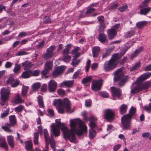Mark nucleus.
Returning <instances> with one entry per match:
<instances>
[{
    "mask_svg": "<svg viewBox=\"0 0 151 151\" xmlns=\"http://www.w3.org/2000/svg\"><path fill=\"white\" fill-rule=\"evenodd\" d=\"M15 34H13L12 35L8 36L7 37H4V38L2 39L3 40L5 41H9L10 40H11V39L12 38V37L13 36H14Z\"/></svg>",
    "mask_w": 151,
    "mask_h": 151,
    "instance_id": "obj_59",
    "label": "nucleus"
},
{
    "mask_svg": "<svg viewBox=\"0 0 151 151\" xmlns=\"http://www.w3.org/2000/svg\"><path fill=\"white\" fill-rule=\"evenodd\" d=\"M99 40L101 42H104L107 40L106 37L103 34H100L99 35Z\"/></svg>",
    "mask_w": 151,
    "mask_h": 151,
    "instance_id": "obj_31",
    "label": "nucleus"
},
{
    "mask_svg": "<svg viewBox=\"0 0 151 151\" xmlns=\"http://www.w3.org/2000/svg\"><path fill=\"white\" fill-rule=\"evenodd\" d=\"M92 77L91 76H89L86 78L83 79L82 81V83L83 84H85L91 81Z\"/></svg>",
    "mask_w": 151,
    "mask_h": 151,
    "instance_id": "obj_42",
    "label": "nucleus"
},
{
    "mask_svg": "<svg viewBox=\"0 0 151 151\" xmlns=\"http://www.w3.org/2000/svg\"><path fill=\"white\" fill-rule=\"evenodd\" d=\"M47 115L50 117L54 115L53 110L51 109H48L47 110Z\"/></svg>",
    "mask_w": 151,
    "mask_h": 151,
    "instance_id": "obj_48",
    "label": "nucleus"
},
{
    "mask_svg": "<svg viewBox=\"0 0 151 151\" xmlns=\"http://www.w3.org/2000/svg\"><path fill=\"white\" fill-rule=\"evenodd\" d=\"M97 120V118L94 116H91L90 118V122L89 124V126L91 127L90 129H93L95 126L96 124L95 122Z\"/></svg>",
    "mask_w": 151,
    "mask_h": 151,
    "instance_id": "obj_21",
    "label": "nucleus"
},
{
    "mask_svg": "<svg viewBox=\"0 0 151 151\" xmlns=\"http://www.w3.org/2000/svg\"><path fill=\"white\" fill-rule=\"evenodd\" d=\"M27 34L26 32H22L19 33L18 37H22L27 36Z\"/></svg>",
    "mask_w": 151,
    "mask_h": 151,
    "instance_id": "obj_64",
    "label": "nucleus"
},
{
    "mask_svg": "<svg viewBox=\"0 0 151 151\" xmlns=\"http://www.w3.org/2000/svg\"><path fill=\"white\" fill-rule=\"evenodd\" d=\"M52 105L57 107L58 111L60 113H64L65 109L66 112L69 113H72L74 111L73 109L71 108L70 103L67 98L64 99L63 100L60 99H55Z\"/></svg>",
    "mask_w": 151,
    "mask_h": 151,
    "instance_id": "obj_2",
    "label": "nucleus"
},
{
    "mask_svg": "<svg viewBox=\"0 0 151 151\" xmlns=\"http://www.w3.org/2000/svg\"><path fill=\"white\" fill-rule=\"evenodd\" d=\"M22 66L24 67V70L29 69L34 65V64L27 61H25L22 63Z\"/></svg>",
    "mask_w": 151,
    "mask_h": 151,
    "instance_id": "obj_18",
    "label": "nucleus"
},
{
    "mask_svg": "<svg viewBox=\"0 0 151 151\" xmlns=\"http://www.w3.org/2000/svg\"><path fill=\"white\" fill-rule=\"evenodd\" d=\"M21 68V65L19 64H16L13 69V72L15 73H18Z\"/></svg>",
    "mask_w": 151,
    "mask_h": 151,
    "instance_id": "obj_44",
    "label": "nucleus"
},
{
    "mask_svg": "<svg viewBox=\"0 0 151 151\" xmlns=\"http://www.w3.org/2000/svg\"><path fill=\"white\" fill-rule=\"evenodd\" d=\"M96 132L93 129H90L89 130V135L90 139L93 138L96 135Z\"/></svg>",
    "mask_w": 151,
    "mask_h": 151,
    "instance_id": "obj_32",
    "label": "nucleus"
},
{
    "mask_svg": "<svg viewBox=\"0 0 151 151\" xmlns=\"http://www.w3.org/2000/svg\"><path fill=\"white\" fill-rule=\"evenodd\" d=\"M14 100L15 103L17 104L21 103L23 102L20 96L18 94L15 97Z\"/></svg>",
    "mask_w": 151,
    "mask_h": 151,
    "instance_id": "obj_30",
    "label": "nucleus"
},
{
    "mask_svg": "<svg viewBox=\"0 0 151 151\" xmlns=\"http://www.w3.org/2000/svg\"><path fill=\"white\" fill-rule=\"evenodd\" d=\"M23 109V107L22 105H20L19 106L15 108V111L17 112H21Z\"/></svg>",
    "mask_w": 151,
    "mask_h": 151,
    "instance_id": "obj_52",
    "label": "nucleus"
},
{
    "mask_svg": "<svg viewBox=\"0 0 151 151\" xmlns=\"http://www.w3.org/2000/svg\"><path fill=\"white\" fill-rule=\"evenodd\" d=\"M150 0H145L139 6V8L141 9L143 7L147 6Z\"/></svg>",
    "mask_w": 151,
    "mask_h": 151,
    "instance_id": "obj_43",
    "label": "nucleus"
},
{
    "mask_svg": "<svg viewBox=\"0 0 151 151\" xmlns=\"http://www.w3.org/2000/svg\"><path fill=\"white\" fill-rule=\"evenodd\" d=\"M73 83V81H63L59 84V87H63L65 86L69 87H71Z\"/></svg>",
    "mask_w": 151,
    "mask_h": 151,
    "instance_id": "obj_17",
    "label": "nucleus"
},
{
    "mask_svg": "<svg viewBox=\"0 0 151 151\" xmlns=\"http://www.w3.org/2000/svg\"><path fill=\"white\" fill-rule=\"evenodd\" d=\"M151 76V73H147L141 75L137 79V82H139L145 80Z\"/></svg>",
    "mask_w": 151,
    "mask_h": 151,
    "instance_id": "obj_15",
    "label": "nucleus"
},
{
    "mask_svg": "<svg viewBox=\"0 0 151 151\" xmlns=\"http://www.w3.org/2000/svg\"><path fill=\"white\" fill-rule=\"evenodd\" d=\"M63 60L65 62L69 63L71 57L68 55H63Z\"/></svg>",
    "mask_w": 151,
    "mask_h": 151,
    "instance_id": "obj_39",
    "label": "nucleus"
},
{
    "mask_svg": "<svg viewBox=\"0 0 151 151\" xmlns=\"http://www.w3.org/2000/svg\"><path fill=\"white\" fill-rule=\"evenodd\" d=\"M110 54V52L109 50H106V52L102 54V58H106L109 56Z\"/></svg>",
    "mask_w": 151,
    "mask_h": 151,
    "instance_id": "obj_58",
    "label": "nucleus"
},
{
    "mask_svg": "<svg viewBox=\"0 0 151 151\" xmlns=\"http://www.w3.org/2000/svg\"><path fill=\"white\" fill-rule=\"evenodd\" d=\"M33 142L35 145H38V133H34L33 139Z\"/></svg>",
    "mask_w": 151,
    "mask_h": 151,
    "instance_id": "obj_37",
    "label": "nucleus"
},
{
    "mask_svg": "<svg viewBox=\"0 0 151 151\" xmlns=\"http://www.w3.org/2000/svg\"><path fill=\"white\" fill-rule=\"evenodd\" d=\"M43 132L45 141L48 142V140H49V139L50 138L49 137L48 132L47 129H45L43 130Z\"/></svg>",
    "mask_w": 151,
    "mask_h": 151,
    "instance_id": "obj_40",
    "label": "nucleus"
},
{
    "mask_svg": "<svg viewBox=\"0 0 151 151\" xmlns=\"http://www.w3.org/2000/svg\"><path fill=\"white\" fill-rule=\"evenodd\" d=\"M114 117L115 113L113 110L107 109L105 110L104 117L107 121H111L114 119Z\"/></svg>",
    "mask_w": 151,
    "mask_h": 151,
    "instance_id": "obj_8",
    "label": "nucleus"
},
{
    "mask_svg": "<svg viewBox=\"0 0 151 151\" xmlns=\"http://www.w3.org/2000/svg\"><path fill=\"white\" fill-rule=\"evenodd\" d=\"M69 127L70 129L58 120L55 124H52L51 125V135L55 137L59 136L60 133V128L65 139H68L70 142L76 143L77 141L76 134L79 136L83 133L87 132L86 126L84 122L79 119H70Z\"/></svg>",
    "mask_w": 151,
    "mask_h": 151,
    "instance_id": "obj_1",
    "label": "nucleus"
},
{
    "mask_svg": "<svg viewBox=\"0 0 151 151\" xmlns=\"http://www.w3.org/2000/svg\"><path fill=\"white\" fill-rule=\"evenodd\" d=\"M111 89L113 99H115L116 98H118L120 96L121 91L119 88L115 87H111Z\"/></svg>",
    "mask_w": 151,
    "mask_h": 151,
    "instance_id": "obj_10",
    "label": "nucleus"
},
{
    "mask_svg": "<svg viewBox=\"0 0 151 151\" xmlns=\"http://www.w3.org/2000/svg\"><path fill=\"white\" fill-rule=\"evenodd\" d=\"M11 126L9 124L5 125V126L2 127V129L5 131L9 132H11L12 130L10 129Z\"/></svg>",
    "mask_w": 151,
    "mask_h": 151,
    "instance_id": "obj_38",
    "label": "nucleus"
},
{
    "mask_svg": "<svg viewBox=\"0 0 151 151\" xmlns=\"http://www.w3.org/2000/svg\"><path fill=\"white\" fill-rule=\"evenodd\" d=\"M64 69V67L63 66L57 67L53 72L52 76L53 77H56L58 76L63 72Z\"/></svg>",
    "mask_w": 151,
    "mask_h": 151,
    "instance_id": "obj_13",
    "label": "nucleus"
},
{
    "mask_svg": "<svg viewBox=\"0 0 151 151\" xmlns=\"http://www.w3.org/2000/svg\"><path fill=\"white\" fill-rule=\"evenodd\" d=\"M66 47H68V48H66L63 50V55H68L69 53V50L71 48L70 45H66Z\"/></svg>",
    "mask_w": 151,
    "mask_h": 151,
    "instance_id": "obj_45",
    "label": "nucleus"
},
{
    "mask_svg": "<svg viewBox=\"0 0 151 151\" xmlns=\"http://www.w3.org/2000/svg\"><path fill=\"white\" fill-rule=\"evenodd\" d=\"M0 146L5 149H6L7 147L5 138L3 136H0Z\"/></svg>",
    "mask_w": 151,
    "mask_h": 151,
    "instance_id": "obj_22",
    "label": "nucleus"
},
{
    "mask_svg": "<svg viewBox=\"0 0 151 151\" xmlns=\"http://www.w3.org/2000/svg\"><path fill=\"white\" fill-rule=\"evenodd\" d=\"M47 90V85L46 84H43L41 88L42 92H45Z\"/></svg>",
    "mask_w": 151,
    "mask_h": 151,
    "instance_id": "obj_60",
    "label": "nucleus"
},
{
    "mask_svg": "<svg viewBox=\"0 0 151 151\" xmlns=\"http://www.w3.org/2000/svg\"><path fill=\"white\" fill-rule=\"evenodd\" d=\"M55 46L54 45H52L50 46L47 49V50L49 52H53V51L55 50Z\"/></svg>",
    "mask_w": 151,
    "mask_h": 151,
    "instance_id": "obj_63",
    "label": "nucleus"
},
{
    "mask_svg": "<svg viewBox=\"0 0 151 151\" xmlns=\"http://www.w3.org/2000/svg\"><path fill=\"white\" fill-rule=\"evenodd\" d=\"M49 143H50L51 147L52 149L53 150L55 151V141L52 137H51L49 139Z\"/></svg>",
    "mask_w": 151,
    "mask_h": 151,
    "instance_id": "obj_34",
    "label": "nucleus"
},
{
    "mask_svg": "<svg viewBox=\"0 0 151 151\" xmlns=\"http://www.w3.org/2000/svg\"><path fill=\"white\" fill-rule=\"evenodd\" d=\"M91 101L90 99L86 100L85 101V106L87 107H89L91 105Z\"/></svg>",
    "mask_w": 151,
    "mask_h": 151,
    "instance_id": "obj_62",
    "label": "nucleus"
},
{
    "mask_svg": "<svg viewBox=\"0 0 151 151\" xmlns=\"http://www.w3.org/2000/svg\"><path fill=\"white\" fill-rule=\"evenodd\" d=\"M37 101L40 108H44V107L42 97L40 95H39L37 97Z\"/></svg>",
    "mask_w": 151,
    "mask_h": 151,
    "instance_id": "obj_27",
    "label": "nucleus"
},
{
    "mask_svg": "<svg viewBox=\"0 0 151 151\" xmlns=\"http://www.w3.org/2000/svg\"><path fill=\"white\" fill-rule=\"evenodd\" d=\"M9 120L11 124L14 125L16 122L15 116L14 115L10 116H9Z\"/></svg>",
    "mask_w": 151,
    "mask_h": 151,
    "instance_id": "obj_41",
    "label": "nucleus"
},
{
    "mask_svg": "<svg viewBox=\"0 0 151 151\" xmlns=\"http://www.w3.org/2000/svg\"><path fill=\"white\" fill-rule=\"evenodd\" d=\"M28 53L24 51H21L17 52L16 54L17 56H22L27 54Z\"/></svg>",
    "mask_w": 151,
    "mask_h": 151,
    "instance_id": "obj_61",
    "label": "nucleus"
},
{
    "mask_svg": "<svg viewBox=\"0 0 151 151\" xmlns=\"http://www.w3.org/2000/svg\"><path fill=\"white\" fill-rule=\"evenodd\" d=\"M147 22L146 21H142L139 22L136 24V26L137 28L140 29L146 25Z\"/></svg>",
    "mask_w": 151,
    "mask_h": 151,
    "instance_id": "obj_29",
    "label": "nucleus"
},
{
    "mask_svg": "<svg viewBox=\"0 0 151 151\" xmlns=\"http://www.w3.org/2000/svg\"><path fill=\"white\" fill-rule=\"evenodd\" d=\"M25 148L27 151L31 150L32 149V144L30 141H27L25 142Z\"/></svg>",
    "mask_w": 151,
    "mask_h": 151,
    "instance_id": "obj_26",
    "label": "nucleus"
},
{
    "mask_svg": "<svg viewBox=\"0 0 151 151\" xmlns=\"http://www.w3.org/2000/svg\"><path fill=\"white\" fill-rule=\"evenodd\" d=\"M134 28H132L130 30L127 31L124 33L125 37L127 38L130 37L134 34Z\"/></svg>",
    "mask_w": 151,
    "mask_h": 151,
    "instance_id": "obj_24",
    "label": "nucleus"
},
{
    "mask_svg": "<svg viewBox=\"0 0 151 151\" xmlns=\"http://www.w3.org/2000/svg\"><path fill=\"white\" fill-rule=\"evenodd\" d=\"M140 66V63H136L134 66H133L130 69L131 71H133L137 69Z\"/></svg>",
    "mask_w": 151,
    "mask_h": 151,
    "instance_id": "obj_53",
    "label": "nucleus"
},
{
    "mask_svg": "<svg viewBox=\"0 0 151 151\" xmlns=\"http://www.w3.org/2000/svg\"><path fill=\"white\" fill-rule=\"evenodd\" d=\"M140 9V14L141 15H146L150 11L151 8L148 7L147 8H144Z\"/></svg>",
    "mask_w": 151,
    "mask_h": 151,
    "instance_id": "obj_28",
    "label": "nucleus"
},
{
    "mask_svg": "<svg viewBox=\"0 0 151 151\" xmlns=\"http://www.w3.org/2000/svg\"><path fill=\"white\" fill-rule=\"evenodd\" d=\"M32 70H28L23 72L22 76L23 78H29L31 76Z\"/></svg>",
    "mask_w": 151,
    "mask_h": 151,
    "instance_id": "obj_25",
    "label": "nucleus"
},
{
    "mask_svg": "<svg viewBox=\"0 0 151 151\" xmlns=\"http://www.w3.org/2000/svg\"><path fill=\"white\" fill-rule=\"evenodd\" d=\"M80 63V60H76V59H73L71 63V65L74 67H76V65H78Z\"/></svg>",
    "mask_w": 151,
    "mask_h": 151,
    "instance_id": "obj_47",
    "label": "nucleus"
},
{
    "mask_svg": "<svg viewBox=\"0 0 151 151\" xmlns=\"http://www.w3.org/2000/svg\"><path fill=\"white\" fill-rule=\"evenodd\" d=\"M28 90V87L23 86L22 91V95L23 97L26 96Z\"/></svg>",
    "mask_w": 151,
    "mask_h": 151,
    "instance_id": "obj_36",
    "label": "nucleus"
},
{
    "mask_svg": "<svg viewBox=\"0 0 151 151\" xmlns=\"http://www.w3.org/2000/svg\"><path fill=\"white\" fill-rule=\"evenodd\" d=\"M7 141L9 145L11 148H14V142L13 137L12 135H9L7 136Z\"/></svg>",
    "mask_w": 151,
    "mask_h": 151,
    "instance_id": "obj_20",
    "label": "nucleus"
},
{
    "mask_svg": "<svg viewBox=\"0 0 151 151\" xmlns=\"http://www.w3.org/2000/svg\"><path fill=\"white\" fill-rule=\"evenodd\" d=\"M81 70L79 69L75 72L73 76V78L76 79L79 76L81 75L82 73H81Z\"/></svg>",
    "mask_w": 151,
    "mask_h": 151,
    "instance_id": "obj_46",
    "label": "nucleus"
},
{
    "mask_svg": "<svg viewBox=\"0 0 151 151\" xmlns=\"http://www.w3.org/2000/svg\"><path fill=\"white\" fill-rule=\"evenodd\" d=\"M57 92L58 94L61 96H63L65 94V91L61 88L58 89Z\"/></svg>",
    "mask_w": 151,
    "mask_h": 151,
    "instance_id": "obj_56",
    "label": "nucleus"
},
{
    "mask_svg": "<svg viewBox=\"0 0 151 151\" xmlns=\"http://www.w3.org/2000/svg\"><path fill=\"white\" fill-rule=\"evenodd\" d=\"M54 54L53 52H49L46 50V53L43 55V58L45 59H47L49 58H52Z\"/></svg>",
    "mask_w": 151,
    "mask_h": 151,
    "instance_id": "obj_33",
    "label": "nucleus"
},
{
    "mask_svg": "<svg viewBox=\"0 0 151 151\" xmlns=\"http://www.w3.org/2000/svg\"><path fill=\"white\" fill-rule=\"evenodd\" d=\"M102 80L101 79L93 81L91 88L93 91H96L100 89L102 85Z\"/></svg>",
    "mask_w": 151,
    "mask_h": 151,
    "instance_id": "obj_9",
    "label": "nucleus"
},
{
    "mask_svg": "<svg viewBox=\"0 0 151 151\" xmlns=\"http://www.w3.org/2000/svg\"><path fill=\"white\" fill-rule=\"evenodd\" d=\"M53 63L52 61H47L45 64L44 68L42 72L43 75H45L52 68Z\"/></svg>",
    "mask_w": 151,
    "mask_h": 151,
    "instance_id": "obj_11",
    "label": "nucleus"
},
{
    "mask_svg": "<svg viewBox=\"0 0 151 151\" xmlns=\"http://www.w3.org/2000/svg\"><path fill=\"white\" fill-rule=\"evenodd\" d=\"M41 85V83L39 82L35 83L32 84L31 86L32 91L30 92V94H31L33 92L38 91Z\"/></svg>",
    "mask_w": 151,
    "mask_h": 151,
    "instance_id": "obj_16",
    "label": "nucleus"
},
{
    "mask_svg": "<svg viewBox=\"0 0 151 151\" xmlns=\"http://www.w3.org/2000/svg\"><path fill=\"white\" fill-rule=\"evenodd\" d=\"M99 94L101 97L106 98L108 97L109 96V94L105 91L101 92Z\"/></svg>",
    "mask_w": 151,
    "mask_h": 151,
    "instance_id": "obj_49",
    "label": "nucleus"
},
{
    "mask_svg": "<svg viewBox=\"0 0 151 151\" xmlns=\"http://www.w3.org/2000/svg\"><path fill=\"white\" fill-rule=\"evenodd\" d=\"M142 47H140L139 48L136 50L131 55L130 58L132 59L136 57L140 52L142 50Z\"/></svg>",
    "mask_w": 151,
    "mask_h": 151,
    "instance_id": "obj_23",
    "label": "nucleus"
},
{
    "mask_svg": "<svg viewBox=\"0 0 151 151\" xmlns=\"http://www.w3.org/2000/svg\"><path fill=\"white\" fill-rule=\"evenodd\" d=\"M151 86L150 82H147L143 83H139L131 91L132 93H134L138 92L142 90L149 88Z\"/></svg>",
    "mask_w": 151,
    "mask_h": 151,
    "instance_id": "obj_7",
    "label": "nucleus"
},
{
    "mask_svg": "<svg viewBox=\"0 0 151 151\" xmlns=\"http://www.w3.org/2000/svg\"><path fill=\"white\" fill-rule=\"evenodd\" d=\"M100 48L99 47L95 46L92 48V55L94 58H96L98 55L100 51Z\"/></svg>",
    "mask_w": 151,
    "mask_h": 151,
    "instance_id": "obj_19",
    "label": "nucleus"
},
{
    "mask_svg": "<svg viewBox=\"0 0 151 151\" xmlns=\"http://www.w3.org/2000/svg\"><path fill=\"white\" fill-rule=\"evenodd\" d=\"M119 58V54L116 53L113 55L110 60L105 62L104 68L105 71H109L115 68L118 64V60Z\"/></svg>",
    "mask_w": 151,
    "mask_h": 151,
    "instance_id": "obj_4",
    "label": "nucleus"
},
{
    "mask_svg": "<svg viewBox=\"0 0 151 151\" xmlns=\"http://www.w3.org/2000/svg\"><path fill=\"white\" fill-rule=\"evenodd\" d=\"M40 71L39 70H35L33 71H32L31 75L33 76H37L39 75Z\"/></svg>",
    "mask_w": 151,
    "mask_h": 151,
    "instance_id": "obj_55",
    "label": "nucleus"
},
{
    "mask_svg": "<svg viewBox=\"0 0 151 151\" xmlns=\"http://www.w3.org/2000/svg\"><path fill=\"white\" fill-rule=\"evenodd\" d=\"M105 28V27L104 23L101 24L99 26V31L101 32H103L104 31Z\"/></svg>",
    "mask_w": 151,
    "mask_h": 151,
    "instance_id": "obj_50",
    "label": "nucleus"
},
{
    "mask_svg": "<svg viewBox=\"0 0 151 151\" xmlns=\"http://www.w3.org/2000/svg\"><path fill=\"white\" fill-rule=\"evenodd\" d=\"M136 111V109L132 107L129 111V114L122 116L121 119V121L123 129H130L131 119L132 116L135 114Z\"/></svg>",
    "mask_w": 151,
    "mask_h": 151,
    "instance_id": "obj_3",
    "label": "nucleus"
},
{
    "mask_svg": "<svg viewBox=\"0 0 151 151\" xmlns=\"http://www.w3.org/2000/svg\"><path fill=\"white\" fill-rule=\"evenodd\" d=\"M10 93L9 88H3L1 89L0 92L1 98L2 102L0 103L1 105L3 106L5 104L6 101L9 98Z\"/></svg>",
    "mask_w": 151,
    "mask_h": 151,
    "instance_id": "obj_6",
    "label": "nucleus"
},
{
    "mask_svg": "<svg viewBox=\"0 0 151 151\" xmlns=\"http://www.w3.org/2000/svg\"><path fill=\"white\" fill-rule=\"evenodd\" d=\"M127 109V106L124 104L122 105L120 107V113L123 114L125 113Z\"/></svg>",
    "mask_w": 151,
    "mask_h": 151,
    "instance_id": "obj_35",
    "label": "nucleus"
},
{
    "mask_svg": "<svg viewBox=\"0 0 151 151\" xmlns=\"http://www.w3.org/2000/svg\"><path fill=\"white\" fill-rule=\"evenodd\" d=\"M114 80L115 81H119V85L120 86H122L126 83L128 79L127 76L123 77L121 75V73L120 70H118L114 73Z\"/></svg>",
    "mask_w": 151,
    "mask_h": 151,
    "instance_id": "obj_5",
    "label": "nucleus"
},
{
    "mask_svg": "<svg viewBox=\"0 0 151 151\" xmlns=\"http://www.w3.org/2000/svg\"><path fill=\"white\" fill-rule=\"evenodd\" d=\"M19 81L17 80H15V81L11 84V87H14L18 86L19 83Z\"/></svg>",
    "mask_w": 151,
    "mask_h": 151,
    "instance_id": "obj_54",
    "label": "nucleus"
},
{
    "mask_svg": "<svg viewBox=\"0 0 151 151\" xmlns=\"http://www.w3.org/2000/svg\"><path fill=\"white\" fill-rule=\"evenodd\" d=\"M57 84L56 82L54 80H50L48 84V91L50 92H55L57 88Z\"/></svg>",
    "mask_w": 151,
    "mask_h": 151,
    "instance_id": "obj_12",
    "label": "nucleus"
},
{
    "mask_svg": "<svg viewBox=\"0 0 151 151\" xmlns=\"http://www.w3.org/2000/svg\"><path fill=\"white\" fill-rule=\"evenodd\" d=\"M9 111V110L8 109L4 111L3 113L1 114L0 116L1 118H3L6 116L8 114Z\"/></svg>",
    "mask_w": 151,
    "mask_h": 151,
    "instance_id": "obj_51",
    "label": "nucleus"
},
{
    "mask_svg": "<svg viewBox=\"0 0 151 151\" xmlns=\"http://www.w3.org/2000/svg\"><path fill=\"white\" fill-rule=\"evenodd\" d=\"M144 108L146 111L150 113L151 110V103L149 104L148 106H145Z\"/></svg>",
    "mask_w": 151,
    "mask_h": 151,
    "instance_id": "obj_57",
    "label": "nucleus"
},
{
    "mask_svg": "<svg viewBox=\"0 0 151 151\" xmlns=\"http://www.w3.org/2000/svg\"><path fill=\"white\" fill-rule=\"evenodd\" d=\"M108 36L110 40L113 39L117 34L116 30L113 28L108 29L107 31Z\"/></svg>",
    "mask_w": 151,
    "mask_h": 151,
    "instance_id": "obj_14",
    "label": "nucleus"
}]
</instances>
